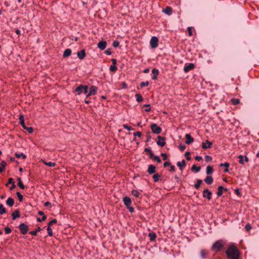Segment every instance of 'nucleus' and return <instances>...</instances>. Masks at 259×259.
<instances>
[{
	"instance_id": "obj_55",
	"label": "nucleus",
	"mask_w": 259,
	"mask_h": 259,
	"mask_svg": "<svg viewBox=\"0 0 259 259\" xmlns=\"http://www.w3.org/2000/svg\"><path fill=\"white\" fill-rule=\"evenodd\" d=\"M204 159L205 161L208 162L212 160V157L209 155H206L204 157Z\"/></svg>"
},
{
	"instance_id": "obj_47",
	"label": "nucleus",
	"mask_w": 259,
	"mask_h": 259,
	"mask_svg": "<svg viewBox=\"0 0 259 259\" xmlns=\"http://www.w3.org/2000/svg\"><path fill=\"white\" fill-rule=\"evenodd\" d=\"M152 158L153 160H156L158 163H161V160L158 156L153 155Z\"/></svg>"
},
{
	"instance_id": "obj_46",
	"label": "nucleus",
	"mask_w": 259,
	"mask_h": 259,
	"mask_svg": "<svg viewBox=\"0 0 259 259\" xmlns=\"http://www.w3.org/2000/svg\"><path fill=\"white\" fill-rule=\"evenodd\" d=\"M47 231H48V235L50 236H53V232H52V228H51L50 226H48Z\"/></svg>"
},
{
	"instance_id": "obj_50",
	"label": "nucleus",
	"mask_w": 259,
	"mask_h": 259,
	"mask_svg": "<svg viewBox=\"0 0 259 259\" xmlns=\"http://www.w3.org/2000/svg\"><path fill=\"white\" fill-rule=\"evenodd\" d=\"M146 137H147L146 142H149L151 140V138L150 132H148L147 133Z\"/></svg>"
},
{
	"instance_id": "obj_26",
	"label": "nucleus",
	"mask_w": 259,
	"mask_h": 259,
	"mask_svg": "<svg viewBox=\"0 0 259 259\" xmlns=\"http://www.w3.org/2000/svg\"><path fill=\"white\" fill-rule=\"evenodd\" d=\"M75 91L78 93V95H80L83 91V85L80 84L75 89Z\"/></svg>"
},
{
	"instance_id": "obj_64",
	"label": "nucleus",
	"mask_w": 259,
	"mask_h": 259,
	"mask_svg": "<svg viewBox=\"0 0 259 259\" xmlns=\"http://www.w3.org/2000/svg\"><path fill=\"white\" fill-rule=\"evenodd\" d=\"M161 156L163 157V160H166L167 159V155L166 153H162L161 154Z\"/></svg>"
},
{
	"instance_id": "obj_41",
	"label": "nucleus",
	"mask_w": 259,
	"mask_h": 259,
	"mask_svg": "<svg viewBox=\"0 0 259 259\" xmlns=\"http://www.w3.org/2000/svg\"><path fill=\"white\" fill-rule=\"evenodd\" d=\"M207 252L205 250H202L200 252V256L202 258L204 259L206 258Z\"/></svg>"
},
{
	"instance_id": "obj_15",
	"label": "nucleus",
	"mask_w": 259,
	"mask_h": 259,
	"mask_svg": "<svg viewBox=\"0 0 259 259\" xmlns=\"http://www.w3.org/2000/svg\"><path fill=\"white\" fill-rule=\"evenodd\" d=\"M238 158L239 159V163L243 164V165L244 164V161H245L246 162H248L249 161V159L247 157L245 156L244 159V156L241 155H239L238 156Z\"/></svg>"
},
{
	"instance_id": "obj_7",
	"label": "nucleus",
	"mask_w": 259,
	"mask_h": 259,
	"mask_svg": "<svg viewBox=\"0 0 259 259\" xmlns=\"http://www.w3.org/2000/svg\"><path fill=\"white\" fill-rule=\"evenodd\" d=\"M97 89L98 88L95 85H92L90 89V92L87 94L86 97L88 98L91 96L96 95L97 93Z\"/></svg>"
},
{
	"instance_id": "obj_62",
	"label": "nucleus",
	"mask_w": 259,
	"mask_h": 259,
	"mask_svg": "<svg viewBox=\"0 0 259 259\" xmlns=\"http://www.w3.org/2000/svg\"><path fill=\"white\" fill-rule=\"evenodd\" d=\"M15 183V182L13 181V179L12 178H9L8 183L6 184V186H8L9 184H14Z\"/></svg>"
},
{
	"instance_id": "obj_54",
	"label": "nucleus",
	"mask_w": 259,
	"mask_h": 259,
	"mask_svg": "<svg viewBox=\"0 0 259 259\" xmlns=\"http://www.w3.org/2000/svg\"><path fill=\"white\" fill-rule=\"evenodd\" d=\"M113 47H114V48H117L119 46V41H118L117 40H114L113 42Z\"/></svg>"
},
{
	"instance_id": "obj_22",
	"label": "nucleus",
	"mask_w": 259,
	"mask_h": 259,
	"mask_svg": "<svg viewBox=\"0 0 259 259\" xmlns=\"http://www.w3.org/2000/svg\"><path fill=\"white\" fill-rule=\"evenodd\" d=\"M6 204L12 207L14 204V200L12 197H9L8 198V199L6 201Z\"/></svg>"
},
{
	"instance_id": "obj_44",
	"label": "nucleus",
	"mask_w": 259,
	"mask_h": 259,
	"mask_svg": "<svg viewBox=\"0 0 259 259\" xmlns=\"http://www.w3.org/2000/svg\"><path fill=\"white\" fill-rule=\"evenodd\" d=\"M149 81H146L145 82H142L141 83H140V86L141 87V88H143V87H147L149 85Z\"/></svg>"
},
{
	"instance_id": "obj_10",
	"label": "nucleus",
	"mask_w": 259,
	"mask_h": 259,
	"mask_svg": "<svg viewBox=\"0 0 259 259\" xmlns=\"http://www.w3.org/2000/svg\"><path fill=\"white\" fill-rule=\"evenodd\" d=\"M157 139L158 141H157V144L161 147H163L165 144V142H164L165 138L158 136Z\"/></svg>"
},
{
	"instance_id": "obj_38",
	"label": "nucleus",
	"mask_w": 259,
	"mask_h": 259,
	"mask_svg": "<svg viewBox=\"0 0 259 259\" xmlns=\"http://www.w3.org/2000/svg\"><path fill=\"white\" fill-rule=\"evenodd\" d=\"M202 181L200 179H198L197 180V183L195 185L194 187L196 189H198L200 187V185L201 184Z\"/></svg>"
},
{
	"instance_id": "obj_56",
	"label": "nucleus",
	"mask_w": 259,
	"mask_h": 259,
	"mask_svg": "<svg viewBox=\"0 0 259 259\" xmlns=\"http://www.w3.org/2000/svg\"><path fill=\"white\" fill-rule=\"evenodd\" d=\"M57 222V221L56 219H54L52 220L51 221H50L48 224V226H50L53 225V224H55Z\"/></svg>"
},
{
	"instance_id": "obj_16",
	"label": "nucleus",
	"mask_w": 259,
	"mask_h": 259,
	"mask_svg": "<svg viewBox=\"0 0 259 259\" xmlns=\"http://www.w3.org/2000/svg\"><path fill=\"white\" fill-rule=\"evenodd\" d=\"M155 169H156V167L154 165L151 164V165H149L147 171L149 173V174L151 175V174L155 173Z\"/></svg>"
},
{
	"instance_id": "obj_4",
	"label": "nucleus",
	"mask_w": 259,
	"mask_h": 259,
	"mask_svg": "<svg viewBox=\"0 0 259 259\" xmlns=\"http://www.w3.org/2000/svg\"><path fill=\"white\" fill-rule=\"evenodd\" d=\"M151 129L152 132L155 134H159L162 131L161 128L156 123H152L151 125Z\"/></svg>"
},
{
	"instance_id": "obj_63",
	"label": "nucleus",
	"mask_w": 259,
	"mask_h": 259,
	"mask_svg": "<svg viewBox=\"0 0 259 259\" xmlns=\"http://www.w3.org/2000/svg\"><path fill=\"white\" fill-rule=\"evenodd\" d=\"M123 126L124 128L126 129L127 131H131V130H133L130 126H129L127 124H124Z\"/></svg>"
},
{
	"instance_id": "obj_61",
	"label": "nucleus",
	"mask_w": 259,
	"mask_h": 259,
	"mask_svg": "<svg viewBox=\"0 0 259 259\" xmlns=\"http://www.w3.org/2000/svg\"><path fill=\"white\" fill-rule=\"evenodd\" d=\"M190 154V152H186L185 153V156H186V159L188 160H190L191 159V157L189 156V155Z\"/></svg>"
},
{
	"instance_id": "obj_12",
	"label": "nucleus",
	"mask_w": 259,
	"mask_h": 259,
	"mask_svg": "<svg viewBox=\"0 0 259 259\" xmlns=\"http://www.w3.org/2000/svg\"><path fill=\"white\" fill-rule=\"evenodd\" d=\"M123 201L124 203V204L126 206L131 205L132 203V200L131 199L127 196H125L123 198Z\"/></svg>"
},
{
	"instance_id": "obj_60",
	"label": "nucleus",
	"mask_w": 259,
	"mask_h": 259,
	"mask_svg": "<svg viewBox=\"0 0 259 259\" xmlns=\"http://www.w3.org/2000/svg\"><path fill=\"white\" fill-rule=\"evenodd\" d=\"M133 135L136 137V136H138L139 137H140L142 135V134L140 132H135L133 134Z\"/></svg>"
},
{
	"instance_id": "obj_29",
	"label": "nucleus",
	"mask_w": 259,
	"mask_h": 259,
	"mask_svg": "<svg viewBox=\"0 0 259 259\" xmlns=\"http://www.w3.org/2000/svg\"><path fill=\"white\" fill-rule=\"evenodd\" d=\"M43 163L48 166H50V167H54L56 165V163L55 162H46L45 161H42Z\"/></svg>"
},
{
	"instance_id": "obj_49",
	"label": "nucleus",
	"mask_w": 259,
	"mask_h": 259,
	"mask_svg": "<svg viewBox=\"0 0 259 259\" xmlns=\"http://www.w3.org/2000/svg\"><path fill=\"white\" fill-rule=\"evenodd\" d=\"M46 219H47L46 215H44V216H42L41 218H38L37 219V221L39 222H40L41 221H45L46 220Z\"/></svg>"
},
{
	"instance_id": "obj_36",
	"label": "nucleus",
	"mask_w": 259,
	"mask_h": 259,
	"mask_svg": "<svg viewBox=\"0 0 259 259\" xmlns=\"http://www.w3.org/2000/svg\"><path fill=\"white\" fill-rule=\"evenodd\" d=\"M132 194L136 197H139L140 195V192L137 190H133L132 191Z\"/></svg>"
},
{
	"instance_id": "obj_5",
	"label": "nucleus",
	"mask_w": 259,
	"mask_h": 259,
	"mask_svg": "<svg viewBox=\"0 0 259 259\" xmlns=\"http://www.w3.org/2000/svg\"><path fill=\"white\" fill-rule=\"evenodd\" d=\"M19 229L22 234H26L28 231V227L24 223H21L19 226Z\"/></svg>"
},
{
	"instance_id": "obj_1",
	"label": "nucleus",
	"mask_w": 259,
	"mask_h": 259,
	"mask_svg": "<svg viewBox=\"0 0 259 259\" xmlns=\"http://www.w3.org/2000/svg\"><path fill=\"white\" fill-rule=\"evenodd\" d=\"M226 254L229 259H238L239 251L236 247L231 245L226 251Z\"/></svg>"
},
{
	"instance_id": "obj_31",
	"label": "nucleus",
	"mask_w": 259,
	"mask_h": 259,
	"mask_svg": "<svg viewBox=\"0 0 259 259\" xmlns=\"http://www.w3.org/2000/svg\"><path fill=\"white\" fill-rule=\"evenodd\" d=\"M148 236L150 237V241H154L156 237V235L155 233H149Z\"/></svg>"
},
{
	"instance_id": "obj_25",
	"label": "nucleus",
	"mask_w": 259,
	"mask_h": 259,
	"mask_svg": "<svg viewBox=\"0 0 259 259\" xmlns=\"http://www.w3.org/2000/svg\"><path fill=\"white\" fill-rule=\"evenodd\" d=\"M7 165V163L5 161H2L0 163V172H3L6 166Z\"/></svg>"
},
{
	"instance_id": "obj_59",
	"label": "nucleus",
	"mask_w": 259,
	"mask_h": 259,
	"mask_svg": "<svg viewBox=\"0 0 259 259\" xmlns=\"http://www.w3.org/2000/svg\"><path fill=\"white\" fill-rule=\"evenodd\" d=\"M105 53L106 54H107V55H110L111 54V48H108L107 49L105 52Z\"/></svg>"
},
{
	"instance_id": "obj_8",
	"label": "nucleus",
	"mask_w": 259,
	"mask_h": 259,
	"mask_svg": "<svg viewBox=\"0 0 259 259\" xmlns=\"http://www.w3.org/2000/svg\"><path fill=\"white\" fill-rule=\"evenodd\" d=\"M211 192L207 189H205L203 191V197H206L208 200L211 198Z\"/></svg>"
},
{
	"instance_id": "obj_20",
	"label": "nucleus",
	"mask_w": 259,
	"mask_h": 259,
	"mask_svg": "<svg viewBox=\"0 0 259 259\" xmlns=\"http://www.w3.org/2000/svg\"><path fill=\"white\" fill-rule=\"evenodd\" d=\"M206 143L207 144V145H206V143L205 142H203L202 143V147L203 149H208L212 145V143L208 140L206 141Z\"/></svg>"
},
{
	"instance_id": "obj_9",
	"label": "nucleus",
	"mask_w": 259,
	"mask_h": 259,
	"mask_svg": "<svg viewBox=\"0 0 259 259\" xmlns=\"http://www.w3.org/2000/svg\"><path fill=\"white\" fill-rule=\"evenodd\" d=\"M195 67V65L193 63H189L188 65H186L184 68V71L186 73L189 71L193 69Z\"/></svg>"
},
{
	"instance_id": "obj_21",
	"label": "nucleus",
	"mask_w": 259,
	"mask_h": 259,
	"mask_svg": "<svg viewBox=\"0 0 259 259\" xmlns=\"http://www.w3.org/2000/svg\"><path fill=\"white\" fill-rule=\"evenodd\" d=\"M162 12L168 15H170L172 14V9L170 7H166L163 9Z\"/></svg>"
},
{
	"instance_id": "obj_57",
	"label": "nucleus",
	"mask_w": 259,
	"mask_h": 259,
	"mask_svg": "<svg viewBox=\"0 0 259 259\" xmlns=\"http://www.w3.org/2000/svg\"><path fill=\"white\" fill-rule=\"evenodd\" d=\"M179 148L181 151H183L186 149V146L181 143L179 145Z\"/></svg>"
},
{
	"instance_id": "obj_32",
	"label": "nucleus",
	"mask_w": 259,
	"mask_h": 259,
	"mask_svg": "<svg viewBox=\"0 0 259 259\" xmlns=\"http://www.w3.org/2000/svg\"><path fill=\"white\" fill-rule=\"evenodd\" d=\"M145 151L147 152L148 154H149L150 155V158H152L153 155H154V154L153 153V152H152L150 148H145Z\"/></svg>"
},
{
	"instance_id": "obj_40",
	"label": "nucleus",
	"mask_w": 259,
	"mask_h": 259,
	"mask_svg": "<svg viewBox=\"0 0 259 259\" xmlns=\"http://www.w3.org/2000/svg\"><path fill=\"white\" fill-rule=\"evenodd\" d=\"M135 97H136V100L138 102H141L143 100L141 95L140 94H136Z\"/></svg>"
},
{
	"instance_id": "obj_43",
	"label": "nucleus",
	"mask_w": 259,
	"mask_h": 259,
	"mask_svg": "<svg viewBox=\"0 0 259 259\" xmlns=\"http://www.w3.org/2000/svg\"><path fill=\"white\" fill-rule=\"evenodd\" d=\"M16 194L18 196V199L19 200V201L21 202L23 201V195L19 192H17L16 193Z\"/></svg>"
},
{
	"instance_id": "obj_13",
	"label": "nucleus",
	"mask_w": 259,
	"mask_h": 259,
	"mask_svg": "<svg viewBox=\"0 0 259 259\" xmlns=\"http://www.w3.org/2000/svg\"><path fill=\"white\" fill-rule=\"evenodd\" d=\"M77 55L79 59L82 60L83 59H84L86 55L85 50L84 49H82L80 51L78 52Z\"/></svg>"
},
{
	"instance_id": "obj_17",
	"label": "nucleus",
	"mask_w": 259,
	"mask_h": 259,
	"mask_svg": "<svg viewBox=\"0 0 259 259\" xmlns=\"http://www.w3.org/2000/svg\"><path fill=\"white\" fill-rule=\"evenodd\" d=\"M12 219L13 220H16L17 218H18L20 217V211L19 210H15L12 213Z\"/></svg>"
},
{
	"instance_id": "obj_2",
	"label": "nucleus",
	"mask_w": 259,
	"mask_h": 259,
	"mask_svg": "<svg viewBox=\"0 0 259 259\" xmlns=\"http://www.w3.org/2000/svg\"><path fill=\"white\" fill-rule=\"evenodd\" d=\"M20 123L23 127V128L27 131V132L31 134L33 132V128L32 127H27L25 125L24 118L23 115H20L19 116Z\"/></svg>"
},
{
	"instance_id": "obj_35",
	"label": "nucleus",
	"mask_w": 259,
	"mask_h": 259,
	"mask_svg": "<svg viewBox=\"0 0 259 259\" xmlns=\"http://www.w3.org/2000/svg\"><path fill=\"white\" fill-rule=\"evenodd\" d=\"M160 177H161V176L160 175H159L158 173L155 174L153 176V178L154 179V181L155 182H158L159 180Z\"/></svg>"
},
{
	"instance_id": "obj_51",
	"label": "nucleus",
	"mask_w": 259,
	"mask_h": 259,
	"mask_svg": "<svg viewBox=\"0 0 259 259\" xmlns=\"http://www.w3.org/2000/svg\"><path fill=\"white\" fill-rule=\"evenodd\" d=\"M5 231L6 234H8L11 232L12 230L11 228H10L8 227H7L5 228Z\"/></svg>"
},
{
	"instance_id": "obj_33",
	"label": "nucleus",
	"mask_w": 259,
	"mask_h": 259,
	"mask_svg": "<svg viewBox=\"0 0 259 259\" xmlns=\"http://www.w3.org/2000/svg\"><path fill=\"white\" fill-rule=\"evenodd\" d=\"M15 155L17 158L22 157L23 159H25L26 158V156L23 153H16Z\"/></svg>"
},
{
	"instance_id": "obj_30",
	"label": "nucleus",
	"mask_w": 259,
	"mask_h": 259,
	"mask_svg": "<svg viewBox=\"0 0 259 259\" xmlns=\"http://www.w3.org/2000/svg\"><path fill=\"white\" fill-rule=\"evenodd\" d=\"M224 190V187L222 186H220L218 187V191L217 192L218 196H221L223 194V190Z\"/></svg>"
},
{
	"instance_id": "obj_34",
	"label": "nucleus",
	"mask_w": 259,
	"mask_h": 259,
	"mask_svg": "<svg viewBox=\"0 0 259 259\" xmlns=\"http://www.w3.org/2000/svg\"><path fill=\"white\" fill-rule=\"evenodd\" d=\"M6 212V209L3 204H0V214H3Z\"/></svg>"
},
{
	"instance_id": "obj_45",
	"label": "nucleus",
	"mask_w": 259,
	"mask_h": 259,
	"mask_svg": "<svg viewBox=\"0 0 259 259\" xmlns=\"http://www.w3.org/2000/svg\"><path fill=\"white\" fill-rule=\"evenodd\" d=\"M231 102L234 105H237L239 103L240 101L238 99L233 98L231 100Z\"/></svg>"
},
{
	"instance_id": "obj_52",
	"label": "nucleus",
	"mask_w": 259,
	"mask_h": 259,
	"mask_svg": "<svg viewBox=\"0 0 259 259\" xmlns=\"http://www.w3.org/2000/svg\"><path fill=\"white\" fill-rule=\"evenodd\" d=\"M152 73L155 75H158L159 74V70L156 68H154L152 70Z\"/></svg>"
},
{
	"instance_id": "obj_23",
	"label": "nucleus",
	"mask_w": 259,
	"mask_h": 259,
	"mask_svg": "<svg viewBox=\"0 0 259 259\" xmlns=\"http://www.w3.org/2000/svg\"><path fill=\"white\" fill-rule=\"evenodd\" d=\"M177 166H178L181 170H183V168L186 165V162L185 160H183L182 162L178 161L177 163Z\"/></svg>"
},
{
	"instance_id": "obj_37",
	"label": "nucleus",
	"mask_w": 259,
	"mask_h": 259,
	"mask_svg": "<svg viewBox=\"0 0 259 259\" xmlns=\"http://www.w3.org/2000/svg\"><path fill=\"white\" fill-rule=\"evenodd\" d=\"M18 185L22 189H24L25 188V186L23 185V183L22 182L21 179L20 178H18Z\"/></svg>"
},
{
	"instance_id": "obj_28",
	"label": "nucleus",
	"mask_w": 259,
	"mask_h": 259,
	"mask_svg": "<svg viewBox=\"0 0 259 259\" xmlns=\"http://www.w3.org/2000/svg\"><path fill=\"white\" fill-rule=\"evenodd\" d=\"M213 170L212 167L211 166L208 165L206 167V173L207 175H210L212 173Z\"/></svg>"
},
{
	"instance_id": "obj_48",
	"label": "nucleus",
	"mask_w": 259,
	"mask_h": 259,
	"mask_svg": "<svg viewBox=\"0 0 259 259\" xmlns=\"http://www.w3.org/2000/svg\"><path fill=\"white\" fill-rule=\"evenodd\" d=\"M252 228L251 225L249 223L247 224L245 226V229L247 231H250Z\"/></svg>"
},
{
	"instance_id": "obj_42",
	"label": "nucleus",
	"mask_w": 259,
	"mask_h": 259,
	"mask_svg": "<svg viewBox=\"0 0 259 259\" xmlns=\"http://www.w3.org/2000/svg\"><path fill=\"white\" fill-rule=\"evenodd\" d=\"M109 69L111 71L115 72L117 71V67L115 65H111L110 66Z\"/></svg>"
},
{
	"instance_id": "obj_24",
	"label": "nucleus",
	"mask_w": 259,
	"mask_h": 259,
	"mask_svg": "<svg viewBox=\"0 0 259 259\" xmlns=\"http://www.w3.org/2000/svg\"><path fill=\"white\" fill-rule=\"evenodd\" d=\"M220 167H222V166L225 167L226 168L224 170V171L226 172H229L228 167L230 166V164L228 162L221 163L220 164Z\"/></svg>"
},
{
	"instance_id": "obj_39",
	"label": "nucleus",
	"mask_w": 259,
	"mask_h": 259,
	"mask_svg": "<svg viewBox=\"0 0 259 259\" xmlns=\"http://www.w3.org/2000/svg\"><path fill=\"white\" fill-rule=\"evenodd\" d=\"M201 167L200 166H196L195 165H193L191 168L192 170H195L196 172L200 171Z\"/></svg>"
},
{
	"instance_id": "obj_53",
	"label": "nucleus",
	"mask_w": 259,
	"mask_h": 259,
	"mask_svg": "<svg viewBox=\"0 0 259 259\" xmlns=\"http://www.w3.org/2000/svg\"><path fill=\"white\" fill-rule=\"evenodd\" d=\"M84 94H87L88 93V85H83V91Z\"/></svg>"
},
{
	"instance_id": "obj_58",
	"label": "nucleus",
	"mask_w": 259,
	"mask_h": 259,
	"mask_svg": "<svg viewBox=\"0 0 259 259\" xmlns=\"http://www.w3.org/2000/svg\"><path fill=\"white\" fill-rule=\"evenodd\" d=\"M126 208L128 209L129 211L131 212H134L135 211L134 208L132 207L131 205L126 206Z\"/></svg>"
},
{
	"instance_id": "obj_27",
	"label": "nucleus",
	"mask_w": 259,
	"mask_h": 259,
	"mask_svg": "<svg viewBox=\"0 0 259 259\" xmlns=\"http://www.w3.org/2000/svg\"><path fill=\"white\" fill-rule=\"evenodd\" d=\"M41 231V228L40 227H37L36 228V229H35V231H30L29 232V234L32 235H33V236H36L37 235V233L38 232H39Z\"/></svg>"
},
{
	"instance_id": "obj_14",
	"label": "nucleus",
	"mask_w": 259,
	"mask_h": 259,
	"mask_svg": "<svg viewBox=\"0 0 259 259\" xmlns=\"http://www.w3.org/2000/svg\"><path fill=\"white\" fill-rule=\"evenodd\" d=\"M185 137L187 139V140L185 142L186 144H190L193 142L194 139L190 136V134H186Z\"/></svg>"
},
{
	"instance_id": "obj_6",
	"label": "nucleus",
	"mask_w": 259,
	"mask_h": 259,
	"mask_svg": "<svg viewBox=\"0 0 259 259\" xmlns=\"http://www.w3.org/2000/svg\"><path fill=\"white\" fill-rule=\"evenodd\" d=\"M158 39L156 36H152L150 40V46L152 48H156L158 46Z\"/></svg>"
},
{
	"instance_id": "obj_11",
	"label": "nucleus",
	"mask_w": 259,
	"mask_h": 259,
	"mask_svg": "<svg viewBox=\"0 0 259 259\" xmlns=\"http://www.w3.org/2000/svg\"><path fill=\"white\" fill-rule=\"evenodd\" d=\"M107 46L106 41H100L98 44V47L101 50H104Z\"/></svg>"
},
{
	"instance_id": "obj_18",
	"label": "nucleus",
	"mask_w": 259,
	"mask_h": 259,
	"mask_svg": "<svg viewBox=\"0 0 259 259\" xmlns=\"http://www.w3.org/2000/svg\"><path fill=\"white\" fill-rule=\"evenodd\" d=\"M72 51L70 49H66L63 54V58H67L70 56L71 54Z\"/></svg>"
},
{
	"instance_id": "obj_19",
	"label": "nucleus",
	"mask_w": 259,
	"mask_h": 259,
	"mask_svg": "<svg viewBox=\"0 0 259 259\" xmlns=\"http://www.w3.org/2000/svg\"><path fill=\"white\" fill-rule=\"evenodd\" d=\"M204 181L207 184L210 185L213 183V179L211 176H208Z\"/></svg>"
},
{
	"instance_id": "obj_3",
	"label": "nucleus",
	"mask_w": 259,
	"mask_h": 259,
	"mask_svg": "<svg viewBox=\"0 0 259 259\" xmlns=\"http://www.w3.org/2000/svg\"><path fill=\"white\" fill-rule=\"evenodd\" d=\"M223 241L221 240L216 241L212 246L211 249L213 250L215 249L217 251L220 250L223 246Z\"/></svg>"
}]
</instances>
